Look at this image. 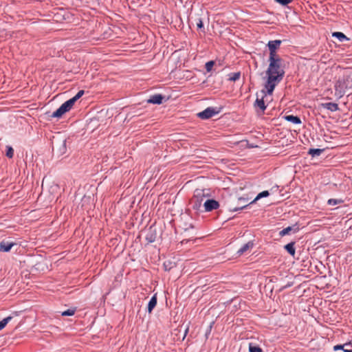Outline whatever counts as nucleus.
<instances>
[{
    "mask_svg": "<svg viewBox=\"0 0 352 352\" xmlns=\"http://www.w3.org/2000/svg\"><path fill=\"white\" fill-rule=\"evenodd\" d=\"M282 63L280 58H269V66L266 71L267 78L264 89L262 90L265 94L272 95L276 86L283 80L285 71Z\"/></svg>",
    "mask_w": 352,
    "mask_h": 352,
    "instance_id": "nucleus-1",
    "label": "nucleus"
},
{
    "mask_svg": "<svg viewBox=\"0 0 352 352\" xmlns=\"http://www.w3.org/2000/svg\"><path fill=\"white\" fill-rule=\"evenodd\" d=\"M335 95L340 98L346 90L352 89V76L345 72L340 74L334 85Z\"/></svg>",
    "mask_w": 352,
    "mask_h": 352,
    "instance_id": "nucleus-2",
    "label": "nucleus"
},
{
    "mask_svg": "<svg viewBox=\"0 0 352 352\" xmlns=\"http://www.w3.org/2000/svg\"><path fill=\"white\" fill-rule=\"evenodd\" d=\"M84 94V91H79L75 96L65 102L62 105L55 111L52 115V118H60L66 112H68L74 106V103Z\"/></svg>",
    "mask_w": 352,
    "mask_h": 352,
    "instance_id": "nucleus-3",
    "label": "nucleus"
},
{
    "mask_svg": "<svg viewBox=\"0 0 352 352\" xmlns=\"http://www.w3.org/2000/svg\"><path fill=\"white\" fill-rule=\"evenodd\" d=\"M204 197H206V194L204 190L196 189L195 190L194 195L190 201L194 210H199L200 209Z\"/></svg>",
    "mask_w": 352,
    "mask_h": 352,
    "instance_id": "nucleus-4",
    "label": "nucleus"
},
{
    "mask_svg": "<svg viewBox=\"0 0 352 352\" xmlns=\"http://www.w3.org/2000/svg\"><path fill=\"white\" fill-rule=\"evenodd\" d=\"M281 43L280 40L271 41L268 42L267 46L270 50L269 58H278L280 56L277 54L276 50L278 49Z\"/></svg>",
    "mask_w": 352,
    "mask_h": 352,
    "instance_id": "nucleus-5",
    "label": "nucleus"
},
{
    "mask_svg": "<svg viewBox=\"0 0 352 352\" xmlns=\"http://www.w3.org/2000/svg\"><path fill=\"white\" fill-rule=\"evenodd\" d=\"M204 207L206 212H210L217 209L219 207V204L214 199H207L204 203Z\"/></svg>",
    "mask_w": 352,
    "mask_h": 352,
    "instance_id": "nucleus-6",
    "label": "nucleus"
},
{
    "mask_svg": "<svg viewBox=\"0 0 352 352\" xmlns=\"http://www.w3.org/2000/svg\"><path fill=\"white\" fill-rule=\"evenodd\" d=\"M215 111L212 108H207L204 111L199 112L197 116L201 119H208L212 118L214 114Z\"/></svg>",
    "mask_w": 352,
    "mask_h": 352,
    "instance_id": "nucleus-7",
    "label": "nucleus"
},
{
    "mask_svg": "<svg viewBox=\"0 0 352 352\" xmlns=\"http://www.w3.org/2000/svg\"><path fill=\"white\" fill-rule=\"evenodd\" d=\"M261 92L263 93V95L261 96V98H258V96H257V98L255 101L254 106L256 107L259 108L261 109V112H263L266 109V106L265 105V102H264L263 98H264V96L269 95V94H265L262 91H261Z\"/></svg>",
    "mask_w": 352,
    "mask_h": 352,
    "instance_id": "nucleus-8",
    "label": "nucleus"
},
{
    "mask_svg": "<svg viewBox=\"0 0 352 352\" xmlns=\"http://www.w3.org/2000/svg\"><path fill=\"white\" fill-rule=\"evenodd\" d=\"M14 245L16 244L13 242L2 241L0 243V251L3 252H9Z\"/></svg>",
    "mask_w": 352,
    "mask_h": 352,
    "instance_id": "nucleus-9",
    "label": "nucleus"
},
{
    "mask_svg": "<svg viewBox=\"0 0 352 352\" xmlns=\"http://www.w3.org/2000/svg\"><path fill=\"white\" fill-rule=\"evenodd\" d=\"M163 98L164 97L161 94H155L150 97L148 100V102L160 104L162 103Z\"/></svg>",
    "mask_w": 352,
    "mask_h": 352,
    "instance_id": "nucleus-10",
    "label": "nucleus"
},
{
    "mask_svg": "<svg viewBox=\"0 0 352 352\" xmlns=\"http://www.w3.org/2000/svg\"><path fill=\"white\" fill-rule=\"evenodd\" d=\"M254 243L252 241H249L244 244L237 252L239 255H242L246 252L250 250L253 248Z\"/></svg>",
    "mask_w": 352,
    "mask_h": 352,
    "instance_id": "nucleus-11",
    "label": "nucleus"
},
{
    "mask_svg": "<svg viewBox=\"0 0 352 352\" xmlns=\"http://www.w3.org/2000/svg\"><path fill=\"white\" fill-rule=\"evenodd\" d=\"M157 305V295L154 294L148 304V312L150 314Z\"/></svg>",
    "mask_w": 352,
    "mask_h": 352,
    "instance_id": "nucleus-12",
    "label": "nucleus"
},
{
    "mask_svg": "<svg viewBox=\"0 0 352 352\" xmlns=\"http://www.w3.org/2000/svg\"><path fill=\"white\" fill-rule=\"evenodd\" d=\"M285 118L286 120H287L290 122H292L294 124H300L301 123V120H300V118L298 116H295L293 115H289V116H286L285 117Z\"/></svg>",
    "mask_w": 352,
    "mask_h": 352,
    "instance_id": "nucleus-13",
    "label": "nucleus"
},
{
    "mask_svg": "<svg viewBox=\"0 0 352 352\" xmlns=\"http://www.w3.org/2000/svg\"><path fill=\"white\" fill-rule=\"evenodd\" d=\"M295 242H291L286 245H285V249L288 252L289 254L292 256L295 255V248H294Z\"/></svg>",
    "mask_w": 352,
    "mask_h": 352,
    "instance_id": "nucleus-14",
    "label": "nucleus"
},
{
    "mask_svg": "<svg viewBox=\"0 0 352 352\" xmlns=\"http://www.w3.org/2000/svg\"><path fill=\"white\" fill-rule=\"evenodd\" d=\"M323 106L327 109L328 110H330L331 111H336L338 110V105L336 103L334 102H327L323 104Z\"/></svg>",
    "mask_w": 352,
    "mask_h": 352,
    "instance_id": "nucleus-15",
    "label": "nucleus"
},
{
    "mask_svg": "<svg viewBox=\"0 0 352 352\" xmlns=\"http://www.w3.org/2000/svg\"><path fill=\"white\" fill-rule=\"evenodd\" d=\"M332 36L338 38L340 41L348 40L347 37L342 32H336L332 34Z\"/></svg>",
    "mask_w": 352,
    "mask_h": 352,
    "instance_id": "nucleus-16",
    "label": "nucleus"
},
{
    "mask_svg": "<svg viewBox=\"0 0 352 352\" xmlns=\"http://www.w3.org/2000/svg\"><path fill=\"white\" fill-rule=\"evenodd\" d=\"M12 319V316H8L0 321V330L3 329L6 324Z\"/></svg>",
    "mask_w": 352,
    "mask_h": 352,
    "instance_id": "nucleus-17",
    "label": "nucleus"
},
{
    "mask_svg": "<svg viewBox=\"0 0 352 352\" xmlns=\"http://www.w3.org/2000/svg\"><path fill=\"white\" fill-rule=\"evenodd\" d=\"M270 195L269 192L267 190H264L261 192H260L254 199L253 201L251 203H254L256 201L258 200L261 198L267 197Z\"/></svg>",
    "mask_w": 352,
    "mask_h": 352,
    "instance_id": "nucleus-18",
    "label": "nucleus"
},
{
    "mask_svg": "<svg viewBox=\"0 0 352 352\" xmlns=\"http://www.w3.org/2000/svg\"><path fill=\"white\" fill-rule=\"evenodd\" d=\"M6 156L8 158H12L14 155V149L10 146H6Z\"/></svg>",
    "mask_w": 352,
    "mask_h": 352,
    "instance_id": "nucleus-19",
    "label": "nucleus"
},
{
    "mask_svg": "<svg viewBox=\"0 0 352 352\" xmlns=\"http://www.w3.org/2000/svg\"><path fill=\"white\" fill-rule=\"evenodd\" d=\"M322 152V149H319V148H311L309 151V154L311 155L312 156H316V155H320L321 154V153Z\"/></svg>",
    "mask_w": 352,
    "mask_h": 352,
    "instance_id": "nucleus-20",
    "label": "nucleus"
},
{
    "mask_svg": "<svg viewBox=\"0 0 352 352\" xmlns=\"http://www.w3.org/2000/svg\"><path fill=\"white\" fill-rule=\"evenodd\" d=\"M292 230H293V228H292V227H291V226L287 227V228H285L283 229V230L280 232L279 234H280V236H285V235L289 234V232H290Z\"/></svg>",
    "mask_w": 352,
    "mask_h": 352,
    "instance_id": "nucleus-21",
    "label": "nucleus"
},
{
    "mask_svg": "<svg viewBox=\"0 0 352 352\" xmlns=\"http://www.w3.org/2000/svg\"><path fill=\"white\" fill-rule=\"evenodd\" d=\"M240 76H241L240 72L232 73V74H231V75L229 78V80L231 81H236L239 79Z\"/></svg>",
    "mask_w": 352,
    "mask_h": 352,
    "instance_id": "nucleus-22",
    "label": "nucleus"
},
{
    "mask_svg": "<svg viewBox=\"0 0 352 352\" xmlns=\"http://www.w3.org/2000/svg\"><path fill=\"white\" fill-rule=\"evenodd\" d=\"M59 186L56 184H53L50 188V192L51 193H57L59 190Z\"/></svg>",
    "mask_w": 352,
    "mask_h": 352,
    "instance_id": "nucleus-23",
    "label": "nucleus"
},
{
    "mask_svg": "<svg viewBox=\"0 0 352 352\" xmlns=\"http://www.w3.org/2000/svg\"><path fill=\"white\" fill-rule=\"evenodd\" d=\"M342 202L343 201L341 199H330L328 200V204L330 206H335Z\"/></svg>",
    "mask_w": 352,
    "mask_h": 352,
    "instance_id": "nucleus-24",
    "label": "nucleus"
},
{
    "mask_svg": "<svg viewBox=\"0 0 352 352\" xmlns=\"http://www.w3.org/2000/svg\"><path fill=\"white\" fill-rule=\"evenodd\" d=\"M214 65V62L213 60L208 61L205 65V68L208 72H210Z\"/></svg>",
    "mask_w": 352,
    "mask_h": 352,
    "instance_id": "nucleus-25",
    "label": "nucleus"
},
{
    "mask_svg": "<svg viewBox=\"0 0 352 352\" xmlns=\"http://www.w3.org/2000/svg\"><path fill=\"white\" fill-rule=\"evenodd\" d=\"M250 352H262V349L256 346H252L251 344L249 346Z\"/></svg>",
    "mask_w": 352,
    "mask_h": 352,
    "instance_id": "nucleus-26",
    "label": "nucleus"
},
{
    "mask_svg": "<svg viewBox=\"0 0 352 352\" xmlns=\"http://www.w3.org/2000/svg\"><path fill=\"white\" fill-rule=\"evenodd\" d=\"M75 314V309H67L63 312H62V316H73Z\"/></svg>",
    "mask_w": 352,
    "mask_h": 352,
    "instance_id": "nucleus-27",
    "label": "nucleus"
},
{
    "mask_svg": "<svg viewBox=\"0 0 352 352\" xmlns=\"http://www.w3.org/2000/svg\"><path fill=\"white\" fill-rule=\"evenodd\" d=\"M277 3L282 6H286L290 3L293 0H275Z\"/></svg>",
    "mask_w": 352,
    "mask_h": 352,
    "instance_id": "nucleus-28",
    "label": "nucleus"
},
{
    "mask_svg": "<svg viewBox=\"0 0 352 352\" xmlns=\"http://www.w3.org/2000/svg\"><path fill=\"white\" fill-rule=\"evenodd\" d=\"M348 345H349V344H342V345L338 344V345H336V346H333V350L334 351H338V350H340V349H342L343 350L345 346H348Z\"/></svg>",
    "mask_w": 352,
    "mask_h": 352,
    "instance_id": "nucleus-29",
    "label": "nucleus"
},
{
    "mask_svg": "<svg viewBox=\"0 0 352 352\" xmlns=\"http://www.w3.org/2000/svg\"><path fill=\"white\" fill-rule=\"evenodd\" d=\"M197 26L199 29H201L204 28V24H203V21L201 19H198V21L197 23Z\"/></svg>",
    "mask_w": 352,
    "mask_h": 352,
    "instance_id": "nucleus-30",
    "label": "nucleus"
},
{
    "mask_svg": "<svg viewBox=\"0 0 352 352\" xmlns=\"http://www.w3.org/2000/svg\"><path fill=\"white\" fill-rule=\"evenodd\" d=\"M188 330H189V327L188 326L186 329H185V331H184V336H183V338L182 340H184V338H186L188 332Z\"/></svg>",
    "mask_w": 352,
    "mask_h": 352,
    "instance_id": "nucleus-31",
    "label": "nucleus"
},
{
    "mask_svg": "<svg viewBox=\"0 0 352 352\" xmlns=\"http://www.w3.org/2000/svg\"><path fill=\"white\" fill-rule=\"evenodd\" d=\"M343 351H344V352H352L351 349H345V348H344Z\"/></svg>",
    "mask_w": 352,
    "mask_h": 352,
    "instance_id": "nucleus-32",
    "label": "nucleus"
},
{
    "mask_svg": "<svg viewBox=\"0 0 352 352\" xmlns=\"http://www.w3.org/2000/svg\"><path fill=\"white\" fill-rule=\"evenodd\" d=\"M246 206H243V207H241L239 209H243V208H245Z\"/></svg>",
    "mask_w": 352,
    "mask_h": 352,
    "instance_id": "nucleus-33",
    "label": "nucleus"
},
{
    "mask_svg": "<svg viewBox=\"0 0 352 352\" xmlns=\"http://www.w3.org/2000/svg\"><path fill=\"white\" fill-rule=\"evenodd\" d=\"M237 210H238L237 208H234L233 210L236 211Z\"/></svg>",
    "mask_w": 352,
    "mask_h": 352,
    "instance_id": "nucleus-34",
    "label": "nucleus"
}]
</instances>
